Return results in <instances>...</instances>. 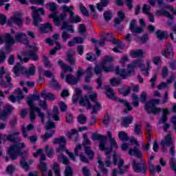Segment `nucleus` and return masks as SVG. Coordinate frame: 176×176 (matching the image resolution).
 Listing matches in <instances>:
<instances>
[{
	"instance_id": "obj_11",
	"label": "nucleus",
	"mask_w": 176,
	"mask_h": 176,
	"mask_svg": "<svg viewBox=\"0 0 176 176\" xmlns=\"http://www.w3.org/2000/svg\"><path fill=\"white\" fill-rule=\"evenodd\" d=\"M23 23H24V18H23L21 14L19 12L14 13V15L7 21V24L10 27H13V24H16L18 27H21V25H23Z\"/></svg>"
},
{
	"instance_id": "obj_57",
	"label": "nucleus",
	"mask_w": 176,
	"mask_h": 176,
	"mask_svg": "<svg viewBox=\"0 0 176 176\" xmlns=\"http://www.w3.org/2000/svg\"><path fill=\"white\" fill-rule=\"evenodd\" d=\"M113 45H116L118 49H123L124 47V44H122V41L116 40V38H113Z\"/></svg>"
},
{
	"instance_id": "obj_46",
	"label": "nucleus",
	"mask_w": 176,
	"mask_h": 176,
	"mask_svg": "<svg viewBox=\"0 0 176 176\" xmlns=\"http://www.w3.org/2000/svg\"><path fill=\"white\" fill-rule=\"evenodd\" d=\"M23 98H24V96H15L14 95H11L9 97V100L10 101H11V102H16V100H17V101H19V102L20 103V101H21V100H23Z\"/></svg>"
},
{
	"instance_id": "obj_53",
	"label": "nucleus",
	"mask_w": 176,
	"mask_h": 176,
	"mask_svg": "<svg viewBox=\"0 0 176 176\" xmlns=\"http://www.w3.org/2000/svg\"><path fill=\"white\" fill-rule=\"evenodd\" d=\"M77 120L80 124H85L87 122V118L84 114H80L78 116Z\"/></svg>"
},
{
	"instance_id": "obj_35",
	"label": "nucleus",
	"mask_w": 176,
	"mask_h": 176,
	"mask_svg": "<svg viewBox=\"0 0 176 176\" xmlns=\"http://www.w3.org/2000/svg\"><path fill=\"white\" fill-rule=\"evenodd\" d=\"M131 56L134 58H137V57H142L144 56V51L142 50H135L131 51Z\"/></svg>"
},
{
	"instance_id": "obj_25",
	"label": "nucleus",
	"mask_w": 176,
	"mask_h": 176,
	"mask_svg": "<svg viewBox=\"0 0 176 176\" xmlns=\"http://www.w3.org/2000/svg\"><path fill=\"white\" fill-rule=\"evenodd\" d=\"M105 151V155H106V160L104 161V164L106 166V167H109V166H111V164H112V162H111V152H112V147L110 148H107Z\"/></svg>"
},
{
	"instance_id": "obj_62",
	"label": "nucleus",
	"mask_w": 176,
	"mask_h": 176,
	"mask_svg": "<svg viewBox=\"0 0 176 176\" xmlns=\"http://www.w3.org/2000/svg\"><path fill=\"white\" fill-rule=\"evenodd\" d=\"M69 38H71V34H68L67 31H63L62 33V39L63 42H67V40L69 39Z\"/></svg>"
},
{
	"instance_id": "obj_26",
	"label": "nucleus",
	"mask_w": 176,
	"mask_h": 176,
	"mask_svg": "<svg viewBox=\"0 0 176 176\" xmlns=\"http://www.w3.org/2000/svg\"><path fill=\"white\" fill-rule=\"evenodd\" d=\"M28 157V153H26L24 155L22 156V160H21V166L22 168L25 170V171H28L30 170V166H28V163L26 160Z\"/></svg>"
},
{
	"instance_id": "obj_2",
	"label": "nucleus",
	"mask_w": 176,
	"mask_h": 176,
	"mask_svg": "<svg viewBox=\"0 0 176 176\" xmlns=\"http://www.w3.org/2000/svg\"><path fill=\"white\" fill-rule=\"evenodd\" d=\"M67 13L63 12L60 14L59 16L57 15V13L54 12L49 15L50 19H53V23L56 27H60V24H61V21H63L62 30H67L69 25L65 21L67 20Z\"/></svg>"
},
{
	"instance_id": "obj_32",
	"label": "nucleus",
	"mask_w": 176,
	"mask_h": 176,
	"mask_svg": "<svg viewBox=\"0 0 176 176\" xmlns=\"http://www.w3.org/2000/svg\"><path fill=\"white\" fill-rule=\"evenodd\" d=\"M69 19L71 23H80L82 21V19L78 15L75 16V13L74 12H70Z\"/></svg>"
},
{
	"instance_id": "obj_40",
	"label": "nucleus",
	"mask_w": 176,
	"mask_h": 176,
	"mask_svg": "<svg viewBox=\"0 0 176 176\" xmlns=\"http://www.w3.org/2000/svg\"><path fill=\"white\" fill-rule=\"evenodd\" d=\"M39 168L43 176L47 175V173H46L47 171V164H46V163H45L44 162H41L39 164Z\"/></svg>"
},
{
	"instance_id": "obj_36",
	"label": "nucleus",
	"mask_w": 176,
	"mask_h": 176,
	"mask_svg": "<svg viewBox=\"0 0 176 176\" xmlns=\"http://www.w3.org/2000/svg\"><path fill=\"white\" fill-rule=\"evenodd\" d=\"M162 56L164 57H168L169 58H173V49L171 47H167L166 50L162 51Z\"/></svg>"
},
{
	"instance_id": "obj_9",
	"label": "nucleus",
	"mask_w": 176,
	"mask_h": 176,
	"mask_svg": "<svg viewBox=\"0 0 176 176\" xmlns=\"http://www.w3.org/2000/svg\"><path fill=\"white\" fill-rule=\"evenodd\" d=\"M20 135V132H15L12 134H5L3 135L0 133V145L2 144V140L4 142L9 141V142H13L14 144H17L21 141V138L17 136Z\"/></svg>"
},
{
	"instance_id": "obj_39",
	"label": "nucleus",
	"mask_w": 176,
	"mask_h": 176,
	"mask_svg": "<svg viewBox=\"0 0 176 176\" xmlns=\"http://www.w3.org/2000/svg\"><path fill=\"white\" fill-rule=\"evenodd\" d=\"M76 94L73 97V102H78L79 101V98L82 97V90L79 88H76Z\"/></svg>"
},
{
	"instance_id": "obj_58",
	"label": "nucleus",
	"mask_w": 176,
	"mask_h": 176,
	"mask_svg": "<svg viewBox=\"0 0 176 176\" xmlns=\"http://www.w3.org/2000/svg\"><path fill=\"white\" fill-rule=\"evenodd\" d=\"M55 176H61L60 174V166H58V164L57 162L54 163V166L52 167Z\"/></svg>"
},
{
	"instance_id": "obj_64",
	"label": "nucleus",
	"mask_w": 176,
	"mask_h": 176,
	"mask_svg": "<svg viewBox=\"0 0 176 176\" xmlns=\"http://www.w3.org/2000/svg\"><path fill=\"white\" fill-rule=\"evenodd\" d=\"M170 168H172V170H173V171H175L176 174V161L175 158L174 157L170 159Z\"/></svg>"
},
{
	"instance_id": "obj_13",
	"label": "nucleus",
	"mask_w": 176,
	"mask_h": 176,
	"mask_svg": "<svg viewBox=\"0 0 176 176\" xmlns=\"http://www.w3.org/2000/svg\"><path fill=\"white\" fill-rule=\"evenodd\" d=\"M32 9V10L33 11V24L34 25H35L36 27H38V23L42 21V18L39 17V13L40 14H42L43 16L45 15V10H43V8H40L38 9H36V7L35 6H32L30 8Z\"/></svg>"
},
{
	"instance_id": "obj_48",
	"label": "nucleus",
	"mask_w": 176,
	"mask_h": 176,
	"mask_svg": "<svg viewBox=\"0 0 176 176\" xmlns=\"http://www.w3.org/2000/svg\"><path fill=\"white\" fill-rule=\"evenodd\" d=\"M4 39H5L6 43L14 44L16 42L14 38L12 37V36L10 34H6Z\"/></svg>"
},
{
	"instance_id": "obj_4",
	"label": "nucleus",
	"mask_w": 176,
	"mask_h": 176,
	"mask_svg": "<svg viewBox=\"0 0 176 176\" xmlns=\"http://www.w3.org/2000/svg\"><path fill=\"white\" fill-rule=\"evenodd\" d=\"M41 98V96L39 95H35V94H30L28 97L27 104L30 108V120H35V118H36V115H35V109L39 108L35 107V104H34V101H39Z\"/></svg>"
},
{
	"instance_id": "obj_1",
	"label": "nucleus",
	"mask_w": 176,
	"mask_h": 176,
	"mask_svg": "<svg viewBox=\"0 0 176 176\" xmlns=\"http://www.w3.org/2000/svg\"><path fill=\"white\" fill-rule=\"evenodd\" d=\"M53 144L54 145H56L57 144H59V146L56 148V153H60V155L58 156V160H59L60 163H63L65 166H68V164H69V160H68V157L63 154V152H66L69 157H70L73 162H76V158H75L74 153H70L69 151L67 149V147H65V145H67V142L64 136L54 140Z\"/></svg>"
},
{
	"instance_id": "obj_63",
	"label": "nucleus",
	"mask_w": 176,
	"mask_h": 176,
	"mask_svg": "<svg viewBox=\"0 0 176 176\" xmlns=\"http://www.w3.org/2000/svg\"><path fill=\"white\" fill-rule=\"evenodd\" d=\"M73 172L72 168H71V166H66L65 170V176H72Z\"/></svg>"
},
{
	"instance_id": "obj_52",
	"label": "nucleus",
	"mask_w": 176,
	"mask_h": 176,
	"mask_svg": "<svg viewBox=\"0 0 176 176\" xmlns=\"http://www.w3.org/2000/svg\"><path fill=\"white\" fill-rule=\"evenodd\" d=\"M91 66H89L87 67L86 72L89 74L88 76L85 77V82L86 83H90V79H91V77L93 76V74L91 73Z\"/></svg>"
},
{
	"instance_id": "obj_33",
	"label": "nucleus",
	"mask_w": 176,
	"mask_h": 176,
	"mask_svg": "<svg viewBox=\"0 0 176 176\" xmlns=\"http://www.w3.org/2000/svg\"><path fill=\"white\" fill-rule=\"evenodd\" d=\"M41 31L42 32H44L45 34L47 32H50V31H52V23H47L46 25H41L40 26Z\"/></svg>"
},
{
	"instance_id": "obj_29",
	"label": "nucleus",
	"mask_w": 176,
	"mask_h": 176,
	"mask_svg": "<svg viewBox=\"0 0 176 176\" xmlns=\"http://www.w3.org/2000/svg\"><path fill=\"white\" fill-rule=\"evenodd\" d=\"M118 101H119V102L123 104V105L126 107V109L124 110V113H129L130 111H132L133 107H131V105H130V103H129V102L123 99H118Z\"/></svg>"
},
{
	"instance_id": "obj_20",
	"label": "nucleus",
	"mask_w": 176,
	"mask_h": 176,
	"mask_svg": "<svg viewBox=\"0 0 176 176\" xmlns=\"http://www.w3.org/2000/svg\"><path fill=\"white\" fill-rule=\"evenodd\" d=\"M15 41L16 42H22V43H24L27 46L30 45V41H28V38H27V35L24 33H18L15 35Z\"/></svg>"
},
{
	"instance_id": "obj_61",
	"label": "nucleus",
	"mask_w": 176,
	"mask_h": 176,
	"mask_svg": "<svg viewBox=\"0 0 176 176\" xmlns=\"http://www.w3.org/2000/svg\"><path fill=\"white\" fill-rule=\"evenodd\" d=\"M53 113L52 118L54 119V120H60V118H58V115L59 113L58 112V107L57 106H55L53 109Z\"/></svg>"
},
{
	"instance_id": "obj_24",
	"label": "nucleus",
	"mask_w": 176,
	"mask_h": 176,
	"mask_svg": "<svg viewBox=\"0 0 176 176\" xmlns=\"http://www.w3.org/2000/svg\"><path fill=\"white\" fill-rule=\"evenodd\" d=\"M79 104L82 107H86V105H87L88 109H91L92 106L91 104H90L89 97L87 96H85L84 98H80Z\"/></svg>"
},
{
	"instance_id": "obj_34",
	"label": "nucleus",
	"mask_w": 176,
	"mask_h": 176,
	"mask_svg": "<svg viewBox=\"0 0 176 176\" xmlns=\"http://www.w3.org/2000/svg\"><path fill=\"white\" fill-rule=\"evenodd\" d=\"M147 67H145V65L142 67V68H140L141 72H142L143 75L144 76H148L149 75V71H151V62L147 61L146 62Z\"/></svg>"
},
{
	"instance_id": "obj_31",
	"label": "nucleus",
	"mask_w": 176,
	"mask_h": 176,
	"mask_svg": "<svg viewBox=\"0 0 176 176\" xmlns=\"http://www.w3.org/2000/svg\"><path fill=\"white\" fill-rule=\"evenodd\" d=\"M108 3H109L108 0H100V3H98L96 4V8L99 12H102L104 8H107V6H108Z\"/></svg>"
},
{
	"instance_id": "obj_38",
	"label": "nucleus",
	"mask_w": 176,
	"mask_h": 176,
	"mask_svg": "<svg viewBox=\"0 0 176 176\" xmlns=\"http://www.w3.org/2000/svg\"><path fill=\"white\" fill-rule=\"evenodd\" d=\"M107 135L109 137V140L110 141V145L111 148H118V143L116 142V140L112 138V133L111 131H107Z\"/></svg>"
},
{
	"instance_id": "obj_30",
	"label": "nucleus",
	"mask_w": 176,
	"mask_h": 176,
	"mask_svg": "<svg viewBox=\"0 0 176 176\" xmlns=\"http://www.w3.org/2000/svg\"><path fill=\"white\" fill-rule=\"evenodd\" d=\"M161 145H164L165 146H173V140H171V135H167L165 136L164 140L161 141Z\"/></svg>"
},
{
	"instance_id": "obj_49",
	"label": "nucleus",
	"mask_w": 176,
	"mask_h": 176,
	"mask_svg": "<svg viewBox=\"0 0 176 176\" xmlns=\"http://www.w3.org/2000/svg\"><path fill=\"white\" fill-rule=\"evenodd\" d=\"M119 93H120V94H122V96H124V97H126V96H127L130 91H131V89H130V87L126 88V87H122V88H120L118 89Z\"/></svg>"
},
{
	"instance_id": "obj_41",
	"label": "nucleus",
	"mask_w": 176,
	"mask_h": 176,
	"mask_svg": "<svg viewBox=\"0 0 176 176\" xmlns=\"http://www.w3.org/2000/svg\"><path fill=\"white\" fill-rule=\"evenodd\" d=\"M155 34L157 38H158V39H160V41L163 39H166L167 36H168V34H167V32H162L161 30L157 31Z\"/></svg>"
},
{
	"instance_id": "obj_16",
	"label": "nucleus",
	"mask_w": 176,
	"mask_h": 176,
	"mask_svg": "<svg viewBox=\"0 0 176 176\" xmlns=\"http://www.w3.org/2000/svg\"><path fill=\"white\" fill-rule=\"evenodd\" d=\"M118 18H116L114 19V27H116V28H118L119 31H122L123 28H124V26H123V25H120V23L123 21V20H124V12L123 11H119L118 12Z\"/></svg>"
},
{
	"instance_id": "obj_15",
	"label": "nucleus",
	"mask_w": 176,
	"mask_h": 176,
	"mask_svg": "<svg viewBox=\"0 0 176 176\" xmlns=\"http://www.w3.org/2000/svg\"><path fill=\"white\" fill-rule=\"evenodd\" d=\"M157 2H158V7L161 8V10H158L156 11L157 16H166V17H168V19H170V20H173L174 16L170 14V12L164 10L165 8H167V6H166V3H164L163 0H157Z\"/></svg>"
},
{
	"instance_id": "obj_37",
	"label": "nucleus",
	"mask_w": 176,
	"mask_h": 176,
	"mask_svg": "<svg viewBox=\"0 0 176 176\" xmlns=\"http://www.w3.org/2000/svg\"><path fill=\"white\" fill-rule=\"evenodd\" d=\"M41 96L45 100H49L50 101H54V100H56V96L51 93H46L44 91L41 93Z\"/></svg>"
},
{
	"instance_id": "obj_59",
	"label": "nucleus",
	"mask_w": 176,
	"mask_h": 176,
	"mask_svg": "<svg viewBox=\"0 0 176 176\" xmlns=\"http://www.w3.org/2000/svg\"><path fill=\"white\" fill-rule=\"evenodd\" d=\"M142 129V126H141V125H140L138 124H135V126H134L135 134H136L137 135H140L142 134V131H141Z\"/></svg>"
},
{
	"instance_id": "obj_60",
	"label": "nucleus",
	"mask_w": 176,
	"mask_h": 176,
	"mask_svg": "<svg viewBox=\"0 0 176 176\" xmlns=\"http://www.w3.org/2000/svg\"><path fill=\"white\" fill-rule=\"evenodd\" d=\"M101 37L104 38V41H109V42H111V43H112V42H113V38H115L113 37V35H112L109 33H107L106 34L102 35Z\"/></svg>"
},
{
	"instance_id": "obj_8",
	"label": "nucleus",
	"mask_w": 176,
	"mask_h": 176,
	"mask_svg": "<svg viewBox=\"0 0 176 176\" xmlns=\"http://www.w3.org/2000/svg\"><path fill=\"white\" fill-rule=\"evenodd\" d=\"M22 56L23 57H25L23 58V59L21 56L19 54L17 55V58L20 60V61H23L24 63H28V61H30V60H32L33 61H38V60H39V56H38V54L32 50L23 52Z\"/></svg>"
},
{
	"instance_id": "obj_44",
	"label": "nucleus",
	"mask_w": 176,
	"mask_h": 176,
	"mask_svg": "<svg viewBox=\"0 0 176 176\" xmlns=\"http://www.w3.org/2000/svg\"><path fill=\"white\" fill-rule=\"evenodd\" d=\"M85 152L86 155H87L89 159H92L93 157H94V152L92 151L89 146H86L85 147Z\"/></svg>"
},
{
	"instance_id": "obj_12",
	"label": "nucleus",
	"mask_w": 176,
	"mask_h": 176,
	"mask_svg": "<svg viewBox=\"0 0 176 176\" xmlns=\"http://www.w3.org/2000/svg\"><path fill=\"white\" fill-rule=\"evenodd\" d=\"M91 140L92 141H100L99 144V149L100 151H105L107 148L105 147V145L107 144V141L108 140V138L107 136H104L103 135H101L100 133H92Z\"/></svg>"
},
{
	"instance_id": "obj_18",
	"label": "nucleus",
	"mask_w": 176,
	"mask_h": 176,
	"mask_svg": "<svg viewBox=\"0 0 176 176\" xmlns=\"http://www.w3.org/2000/svg\"><path fill=\"white\" fill-rule=\"evenodd\" d=\"M74 154L75 156H79L80 160L83 163H89V159L83 155V150H82V146L80 144H78L74 148Z\"/></svg>"
},
{
	"instance_id": "obj_56",
	"label": "nucleus",
	"mask_w": 176,
	"mask_h": 176,
	"mask_svg": "<svg viewBox=\"0 0 176 176\" xmlns=\"http://www.w3.org/2000/svg\"><path fill=\"white\" fill-rule=\"evenodd\" d=\"M131 97L133 100L132 102L133 107H139L140 102H138V96H137V94H133Z\"/></svg>"
},
{
	"instance_id": "obj_10",
	"label": "nucleus",
	"mask_w": 176,
	"mask_h": 176,
	"mask_svg": "<svg viewBox=\"0 0 176 176\" xmlns=\"http://www.w3.org/2000/svg\"><path fill=\"white\" fill-rule=\"evenodd\" d=\"M45 129L47 132H46L45 135H41V138L43 139V141L44 142H46L47 140H49V138H52V137L54 135V130H50V129H56V125L54 124V122H53V121L48 120L45 124Z\"/></svg>"
},
{
	"instance_id": "obj_28",
	"label": "nucleus",
	"mask_w": 176,
	"mask_h": 176,
	"mask_svg": "<svg viewBox=\"0 0 176 176\" xmlns=\"http://www.w3.org/2000/svg\"><path fill=\"white\" fill-rule=\"evenodd\" d=\"M134 118L131 116H126L121 119L122 123L124 127H129V124L133 123Z\"/></svg>"
},
{
	"instance_id": "obj_6",
	"label": "nucleus",
	"mask_w": 176,
	"mask_h": 176,
	"mask_svg": "<svg viewBox=\"0 0 176 176\" xmlns=\"http://www.w3.org/2000/svg\"><path fill=\"white\" fill-rule=\"evenodd\" d=\"M140 24L141 27H136L137 26V21L132 20L129 25V30L132 34H134V36H137L138 34H142L144 32V28L145 27V21L143 19H140Z\"/></svg>"
},
{
	"instance_id": "obj_50",
	"label": "nucleus",
	"mask_w": 176,
	"mask_h": 176,
	"mask_svg": "<svg viewBox=\"0 0 176 176\" xmlns=\"http://www.w3.org/2000/svg\"><path fill=\"white\" fill-rule=\"evenodd\" d=\"M50 85L51 87H53V89H55L56 90H58V89H60V84H58V82H57V80L54 78H53L50 82Z\"/></svg>"
},
{
	"instance_id": "obj_22",
	"label": "nucleus",
	"mask_w": 176,
	"mask_h": 176,
	"mask_svg": "<svg viewBox=\"0 0 176 176\" xmlns=\"http://www.w3.org/2000/svg\"><path fill=\"white\" fill-rule=\"evenodd\" d=\"M106 89V96L107 98H109L110 100H116V96H115V91L109 87V85L104 86Z\"/></svg>"
},
{
	"instance_id": "obj_3",
	"label": "nucleus",
	"mask_w": 176,
	"mask_h": 176,
	"mask_svg": "<svg viewBox=\"0 0 176 176\" xmlns=\"http://www.w3.org/2000/svg\"><path fill=\"white\" fill-rule=\"evenodd\" d=\"M22 72L23 75L25 76H32L35 75V66L32 65L31 67L28 69L27 68L23 67L21 64L17 63L13 69V72L16 76H19V72Z\"/></svg>"
},
{
	"instance_id": "obj_17",
	"label": "nucleus",
	"mask_w": 176,
	"mask_h": 176,
	"mask_svg": "<svg viewBox=\"0 0 176 176\" xmlns=\"http://www.w3.org/2000/svg\"><path fill=\"white\" fill-rule=\"evenodd\" d=\"M133 168L135 173H142L145 174L146 173V166L144 162H137L135 160L133 161Z\"/></svg>"
},
{
	"instance_id": "obj_7",
	"label": "nucleus",
	"mask_w": 176,
	"mask_h": 176,
	"mask_svg": "<svg viewBox=\"0 0 176 176\" xmlns=\"http://www.w3.org/2000/svg\"><path fill=\"white\" fill-rule=\"evenodd\" d=\"M25 148V144L23 142L10 146L8 148V152L11 160H16V159H17V155L20 153V148Z\"/></svg>"
},
{
	"instance_id": "obj_42",
	"label": "nucleus",
	"mask_w": 176,
	"mask_h": 176,
	"mask_svg": "<svg viewBox=\"0 0 176 176\" xmlns=\"http://www.w3.org/2000/svg\"><path fill=\"white\" fill-rule=\"evenodd\" d=\"M132 65L133 66L134 68H137L138 67L139 68H142L145 65L144 64V60H135L132 61Z\"/></svg>"
},
{
	"instance_id": "obj_27",
	"label": "nucleus",
	"mask_w": 176,
	"mask_h": 176,
	"mask_svg": "<svg viewBox=\"0 0 176 176\" xmlns=\"http://www.w3.org/2000/svg\"><path fill=\"white\" fill-rule=\"evenodd\" d=\"M116 75H120L122 79H126L127 78V72L125 69H120L119 66L116 68L115 70Z\"/></svg>"
},
{
	"instance_id": "obj_21",
	"label": "nucleus",
	"mask_w": 176,
	"mask_h": 176,
	"mask_svg": "<svg viewBox=\"0 0 176 176\" xmlns=\"http://www.w3.org/2000/svg\"><path fill=\"white\" fill-rule=\"evenodd\" d=\"M76 52L75 50L70 49L67 52V62L70 63L71 65H75L76 64V60H75V58H74V56H75V54Z\"/></svg>"
},
{
	"instance_id": "obj_54",
	"label": "nucleus",
	"mask_w": 176,
	"mask_h": 176,
	"mask_svg": "<svg viewBox=\"0 0 176 176\" xmlns=\"http://www.w3.org/2000/svg\"><path fill=\"white\" fill-rule=\"evenodd\" d=\"M102 69L104 71V65L101 63L100 65H96L94 69V72L96 75H100L102 72Z\"/></svg>"
},
{
	"instance_id": "obj_55",
	"label": "nucleus",
	"mask_w": 176,
	"mask_h": 176,
	"mask_svg": "<svg viewBox=\"0 0 176 176\" xmlns=\"http://www.w3.org/2000/svg\"><path fill=\"white\" fill-rule=\"evenodd\" d=\"M105 21H109L112 19V12L109 10L105 11L103 14Z\"/></svg>"
},
{
	"instance_id": "obj_47",
	"label": "nucleus",
	"mask_w": 176,
	"mask_h": 176,
	"mask_svg": "<svg viewBox=\"0 0 176 176\" xmlns=\"http://www.w3.org/2000/svg\"><path fill=\"white\" fill-rule=\"evenodd\" d=\"M98 163L99 164V168L100 170V171L102 173H103V174H108V170H107V168H104V162L102 161V160L99 159L98 161Z\"/></svg>"
},
{
	"instance_id": "obj_5",
	"label": "nucleus",
	"mask_w": 176,
	"mask_h": 176,
	"mask_svg": "<svg viewBox=\"0 0 176 176\" xmlns=\"http://www.w3.org/2000/svg\"><path fill=\"white\" fill-rule=\"evenodd\" d=\"M160 100L155 99L146 103L144 106V109L147 113H153V115H159L162 112V109L160 107H156L155 105L160 104Z\"/></svg>"
},
{
	"instance_id": "obj_19",
	"label": "nucleus",
	"mask_w": 176,
	"mask_h": 176,
	"mask_svg": "<svg viewBox=\"0 0 176 176\" xmlns=\"http://www.w3.org/2000/svg\"><path fill=\"white\" fill-rule=\"evenodd\" d=\"M128 153L130 156H135L137 159L142 157V151L140 150V146H135L133 148H129Z\"/></svg>"
},
{
	"instance_id": "obj_43",
	"label": "nucleus",
	"mask_w": 176,
	"mask_h": 176,
	"mask_svg": "<svg viewBox=\"0 0 176 176\" xmlns=\"http://www.w3.org/2000/svg\"><path fill=\"white\" fill-rule=\"evenodd\" d=\"M118 138L119 140L123 142L129 141V135H127V133H126V132L124 131L119 132Z\"/></svg>"
},
{
	"instance_id": "obj_23",
	"label": "nucleus",
	"mask_w": 176,
	"mask_h": 176,
	"mask_svg": "<svg viewBox=\"0 0 176 176\" xmlns=\"http://www.w3.org/2000/svg\"><path fill=\"white\" fill-rule=\"evenodd\" d=\"M66 82L69 85H75L78 83L79 80L72 74H68L66 76Z\"/></svg>"
},
{
	"instance_id": "obj_51",
	"label": "nucleus",
	"mask_w": 176,
	"mask_h": 176,
	"mask_svg": "<svg viewBox=\"0 0 176 176\" xmlns=\"http://www.w3.org/2000/svg\"><path fill=\"white\" fill-rule=\"evenodd\" d=\"M13 109H14V107H13L12 105L6 104L3 111L9 116L10 113H12V112H13Z\"/></svg>"
},
{
	"instance_id": "obj_45",
	"label": "nucleus",
	"mask_w": 176,
	"mask_h": 176,
	"mask_svg": "<svg viewBox=\"0 0 176 176\" xmlns=\"http://www.w3.org/2000/svg\"><path fill=\"white\" fill-rule=\"evenodd\" d=\"M45 153L48 156V157H53V155L54 153V148L49 146V145L45 146Z\"/></svg>"
},
{
	"instance_id": "obj_14",
	"label": "nucleus",
	"mask_w": 176,
	"mask_h": 176,
	"mask_svg": "<svg viewBox=\"0 0 176 176\" xmlns=\"http://www.w3.org/2000/svg\"><path fill=\"white\" fill-rule=\"evenodd\" d=\"M113 61V56H105L102 62L103 65L104 71L108 74L109 72H112L113 71V65H112V62Z\"/></svg>"
}]
</instances>
